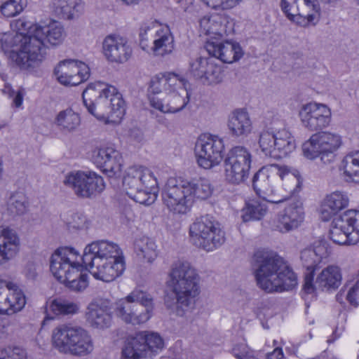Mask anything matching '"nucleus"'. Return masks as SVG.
I'll list each match as a JSON object with an SVG mask.
<instances>
[{
  "mask_svg": "<svg viewBox=\"0 0 359 359\" xmlns=\"http://www.w3.org/2000/svg\"><path fill=\"white\" fill-rule=\"evenodd\" d=\"M165 93H173L182 91L185 93L188 81L182 75L174 72H165Z\"/></svg>",
  "mask_w": 359,
  "mask_h": 359,
  "instance_id": "obj_45",
  "label": "nucleus"
},
{
  "mask_svg": "<svg viewBox=\"0 0 359 359\" xmlns=\"http://www.w3.org/2000/svg\"><path fill=\"white\" fill-rule=\"evenodd\" d=\"M165 74L160 73L153 76L150 81L149 92L154 95L159 94L164 91L165 93Z\"/></svg>",
  "mask_w": 359,
  "mask_h": 359,
  "instance_id": "obj_52",
  "label": "nucleus"
},
{
  "mask_svg": "<svg viewBox=\"0 0 359 359\" xmlns=\"http://www.w3.org/2000/svg\"><path fill=\"white\" fill-rule=\"evenodd\" d=\"M341 144V136L330 132L316 133L302 144L304 156L309 159L320 157L324 163L334 159V152Z\"/></svg>",
  "mask_w": 359,
  "mask_h": 359,
  "instance_id": "obj_11",
  "label": "nucleus"
},
{
  "mask_svg": "<svg viewBox=\"0 0 359 359\" xmlns=\"http://www.w3.org/2000/svg\"><path fill=\"white\" fill-rule=\"evenodd\" d=\"M0 76L1 77L3 81H6L7 76L4 74H1Z\"/></svg>",
  "mask_w": 359,
  "mask_h": 359,
  "instance_id": "obj_60",
  "label": "nucleus"
},
{
  "mask_svg": "<svg viewBox=\"0 0 359 359\" xmlns=\"http://www.w3.org/2000/svg\"><path fill=\"white\" fill-rule=\"evenodd\" d=\"M7 206L11 215H22L28 211V198L22 191L14 192L9 197Z\"/></svg>",
  "mask_w": 359,
  "mask_h": 359,
  "instance_id": "obj_42",
  "label": "nucleus"
},
{
  "mask_svg": "<svg viewBox=\"0 0 359 359\" xmlns=\"http://www.w3.org/2000/svg\"><path fill=\"white\" fill-rule=\"evenodd\" d=\"M36 24H32L30 22L27 21L24 18L18 19L13 22H11V27L16 32L15 35L13 36H8L6 39V41H8L9 45L11 47H17V50H13L10 53V58L13 62L15 63V60L13 59V53H20L22 50V45L23 41L17 42L15 41V39L17 36V35H21L23 37H27L30 35V30L31 28L35 25Z\"/></svg>",
  "mask_w": 359,
  "mask_h": 359,
  "instance_id": "obj_37",
  "label": "nucleus"
},
{
  "mask_svg": "<svg viewBox=\"0 0 359 359\" xmlns=\"http://www.w3.org/2000/svg\"><path fill=\"white\" fill-rule=\"evenodd\" d=\"M25 351L20 347H8L0 350V359H25Z\"/></svg>",
  "mask_w": 359,
  "mask_h": 359,
  "instance_id": "obj_54",
  "label": "nucleus"
},
{
  "mask_svg": "<svg viewBox=\"0 0 359 359\" xmlns=\"http://www.w3.org/2000/svg\"><path fill=\"white\" fill-rule=\"evenodd\" d=\"M224 140L217 135L203 134L195 145V155L198 165L210 169L218 165L224 157Z\"/></svg>",
  "mask_w": 359,
  "mask_h": 359,
  "instance_id": "obj_15",
  "label": "nucleus"
},
{
  "mask_svg": "<svg viewBox=\"0 0 359 359\" xmlns=\"http://www.w3.org/2000/svg\"><path fill=\"white\" fill-rule=\"evenodd\" d=\"M266 202L258 199L249 200L242 210L243 222L261 219L267 212Z\"/></svg>",
  "mask_w": 359,
  "mask_h": 359,
  "instance_id": "obj_41",
  "label": "nucleus"
},
{
  "mask_svg": "<svg viewBox=\"0 0 359 359\" xmlns=\"http://www.w3.org/2000/svg\"><path fill=\"white\" fill-rule=\"evenodd\" d=\"M359 290V280L355 283V284L350 288L347 294L346 299L350 303V304L356 306H357V294Z\"/></svg>",
  "mask_w": 359,
  "mask_h": 359,
  "instance_id": "obj_56",
  "label": "nucleus"
},
{
  "mask_svg": "<svg viewBox=\"0 0 359 359\" xmlns=\"http://www.w3.org/2000/svg\"><path fill=\"white\" fill-rule=\"evenodd\" d=\"M287 174H288V170L285 166L271 164L267 167H263L253 176V189L257 196L264 201L271 203H281L287 200V198L276 194L272 184L275 177H279L283 180Z\"/></svg>",
  "mask_w": 359,
  "mask_h": 359,
  "instance_id": "obj_13",
  "label": "nucleus"
},
{
  "mask_svg": "<svg viewBox=\"0 0 359 359\" xmlns=\"http://www.w3.org/2000/svg\"><path fill=\"white\" fill-rule=\"evenodd\" d=\"M284 355L282 348H276L267 355V359H283Z\"/></svg>",
  "mask_w": 359,
  "mask_h": 359,
  "instance_id": "obj_57",
  "label": "nucleus"
},
{
  "mask_svg": "<svg viewBox=\"0 0 359 359\" xmlns=\"http://www.w3.org/2000/svg\"><path fill=\"white\" fill-rule=\"evenodd\" d=\"M94 163L109 177L121 174L123 158L121 153L112 145H104L93 151Z\"/></svg>",
  "mask_w": 359,
  "mask_h": 359,
  "instance_id": "obj_23",
  "label": "nucleus"
},
{
  "mask_svg": "<svg viewBox=\"0 0 359 359\" xmlns=\"http://www.w3.org/2000/svg\"><path fill=\"white\" fill-rule=\"evenodd\" d=\"M205 48L210 55L225 63L236 62L243 55V51L240 44L233 41H207Z\"/></svg>",
  "mask_w": 359,
  "mask_h": 359,
  "instance_id": "obj_28",
  "label": "nucleus"
},
{
  "mask_svg": "<svg viewBox=\"0 0 359 359\" xmlns=\"http://www.w3.org/2000/svg\"><path fill=\"white\" fill-rule=\"evenodd\" d=\"M209 57H198L189 64V74L196 79L201 80L204 76V70Z\"/></svg>",
  "mask_w": 359,
  "mask_h": 359,
  "instance_id": "obj_51",
  "label": "nucleus"
},
{
  "mask_svg": "<svg viewBox=\"0 0 359 359\" xmlns=\"http://www.w3.org/2000/svg\"><path fill=\"white\" fill-rule=\"evenodd\" d=\"M344 174L355 182H359V151L347 154L342 160Z\"/></svg>",
  "mask_w": 359,
  "mask_h": 359,
  "instance_id": "obj_43",
  "label": "nucleus"
},
{
  "mask_svg": "<svg viewBox=\"0 0 359 359\" xmlns=\"http://www.w3.org/2000/svg\"><path fill=\"white\" fill-rule=\"evenodd\" d=\"M199 25L201 34L209 36L208 41L219 40L233 30V22L224 15L204 16L200 20Z\"/></svg>",
  "mask_w": 359,
  "mask_h": 359,
  "instance_id": "obj_24",
  "label": "nucleus"
},
{
  "mask_svg": "<svg viewBox=\"0 0 359 359\" xmlns=\"http://www.w3.org/2000/svg\"><path fill=\"white\" fill-rule=\"evenodd\" d=\"M228 128L235 137H245L252 130V122L249 114L243 109H236L229 116Z\"/></svg>",
  "mask_w": 359,
  "mask_h": 359,
  "instance_id": "obj_34",
  "label": "nucleus"
},
{
  "mask_svg": "<svg viewBox=\"0 0 359 359\" xmlns=\"http://www.w3.org/2000/svg\"><path fill=\"white\" fill-rule=\"evenodd\" d=\"M65 37V29L58 22L54 21L44 26L36 24L31 28L30 35L27 37L21 35L15 37V41H22L23 45L20 53L13 54L15 65L21 70L33 72L45 59L46 42L57 46Z\"/></svg>",
  "mask_w": 359,
  "mask_h": 359,
  "instance_id": "obj_2",
  "label": "nucleus"
},
{
  "mask_svg": "<svg viewBox=\"0 0 359 359\" xmlns=\"http://www.w3.org/2000/svg\"><path fill=\"white\" fill-rule=\"evenodd\" d=\"M189 234L194 245L208 252L220 247L226 240L221 224L210 215L197 218L190 226Z\"/></svg>",
  "mask_w": 359,
  "mask_h": 359,
  "instance_id": "obj_9",
  "label": "nucleus"
},
{
  "mask_svg": "<svg viewBox=\"0 0 359 359\" xmlns=\"http://www.w3.org/2000/svg\"><path fill=\"white\" fill-rule=\"evenodd\" d=\"M12 323L8 318L0 317V340L5 339L8 337V327Z\"/></svg>",
  "mask_w": 359,
  "mask_h": 359,
  "instance_id": "obj_55",
  "label": "nucleus"
},
{
  "mask_svg": "<svg viewBox=\"0 0 359 359\" xmlns=\"http://www.w3.org/2000/svg\"><path fill=\"white\" fill-rule=\"evenodd\" d=\"M351 235L350 231H346L343 229L338 228L337 226L331 224L330 238L334 243L339 245H353L351 242Z\"/></svg>",
  "mask_w": 359,
  "mask_h": 359,
  "instance_id": "obj_50",
  "label": "nucleus"
},
{
  "mask_svg": "<svg viewBox=\"0 0 359 359\" xmlns=\"http://www.w3.org/2000/svg\"><path fill=\"white\" fill-rule=\"evenodd\" d=\"M64 184L81 198H91L102 192L105 184L103 178L94 172L74 171L68 173Z\"/></svg>",
  "mask_w": 359,
  "mask_h": 359,
  "instance_id": "obj_16",
  "label": "nucleus"
},
{
  "mask_svg": "<svg viewBox=\"0 0 359 359\" xmlns=\"http://www.w3.org/2000/svg\"><path fill=\"white\" fill-rule=\"evenodd\" d=\"M134 250L137 256L147 262H152L158 255L157 246L151 238L141 237L135 240Z\"/></svg>",
  "mask_w": 359,
  "mask_h": 359,
  "instance_id": "obj_39",
  "label": "nucleus"
},
{
  "mask_svg": "<svg viewBox=\"0 0 359 359\" xmlns=\"http://www.w3.org/2000/svg\"><path fill=\"white\" fill-rule=\"evenodd\" d=\"M64 221L69 229L80 230L87 229L88 226L86 217L81 212H69L65 216Z\"/></svg>",
  "mask_w": 359,
  "mask_h": 359,
  "instance_id": "obj_49",
  "label": "nucleus"
},
{
  "mask_svg": "<svg viewBox=\"0 0 359 359\" xmlns=\"http://www.w3.org/2000/svg\"><path fill=\"white\" fill-rule=\"evenodd\" d=\"M153 309V298L149 294L134 290L114 304V313L126 324L139 325L150 319Z\"/></svg>",
  "mask_w": 359,
  "mask_h": 359,
  "instance_id": "obj_8",
  "label": "nucleus"
},
{
  "mask_svg": "<svg viewBox=\"0 0 359 359\" xmlns=\"http://www.w3.org/2000/svg\"><path fill=\"white\" fill-rule=\"evenodd\" d=\"M208 7L214 9L227 10L235 7L241 0H201Z\"/></svg>",
  "mask_w": 359,
  "mask_h": 359,
  "instance_id": "obj_53",
  "label": "nucleus"
},
{
  "mask_svg": "<svg viewBox=\"0 0 359 359\" xmlns=\"http://www.w3.org/2000/svg\"><path fill=\"white\" fill-rule=\"evenodd\" d=\"M204 76L201 81L205 84H217L222 81V69L220 65L215 62V59L209 57Z\"/></svg>",
  "mask_w": 359,
  "mask_h": 359,
  "instance_id": "obj_44",
  "label": "nucleus"
},
{
  "mask_svg": "<svg viewBox=\"0 0 359 359\" xmlns=\"http://www.w3.org/2000/svg\"><path fill=\"white\" fill-rule=\"evenodd\" d=\"M52 343L60 353L77 357L90 354L94 344L90 334L81 327L62 324L52 331Z\"/></svg>",
  "mask_w": 359,
  "mask_h": 359,
  "instance_id": "obj_7",
  "label": "nucleus"
},
{
  "mask_svg": "<svg viewBox=\"0 0 359 359\" xmlns=\"http://www.w3.org/2000/svg\"><path fill=\"white\" fill-rule=\"evenodd\" d=\"M169 276L174 296L166 295L165 305L173 313L183 316L200 292L199 276L189 262L178 260L172 265Z\"/></svg>",
  "mask_w": 359,
  "mask_h": 359,
  "instance_id": "obj_5",
  "label": "nucleus"
},
{
  "mask_svg": "<svg viewBox=\"0 0 359 359\" xmlns=\"http://www.w3.org/2000/svg\"><path fill=\"white\" fill-rule=\"evenodd\" d=\"M252 265L257 285L266 292L290 290L297 285L295 273L275 252L258 250Z\"/></svg>",
  "mask_w": 359,
  "mask_h": 359,
  "instance_id": "obj_3",
  "label": "nucleus"
},
{
  "mask_svg": "<svg viewBox=\"0 0 359 359\" xmlns=\"http://www.w3.org/2000/svg\"><path fill=\"white\" fill-rule=\"evenodd\" d=\"M142 0H121V1L127 6H133L138 4Z\"/></svg>",
  "mask_w": 359,
  "mask_h": 359,
  "instance_id": "obj_59",
  "label": "nucleus"
},
{
  "mask_svg": "<svg viewBox=\"0 0 359 359\" xmlns=\"http://www.w3.org/2000/svg\"><path fill=\"white\" fill-rule=\"evenodd\" d=\"M339 335L337 336L334 339H327V343H332V342H333V341L335 340V339H337V337H339Z\"/></svg>",
  "mask_w": 359,
  "mask_h": 359,
  "instance_id": "obj_61",
  "label": "nucleus"
},
{
  "mask_svg": "<svg viewBox=\"0 0 359 359\" xmlns=\"http://www.w3.org/2000/svg\"><path fill=\"white\" fill-rule=\"evenodd\" d=\"M161 337L155 332H140L128 339L122 351L123 359L151 358L163 348Z\"/></svg>",
  "mask_w": 359,
  "mask_h": 359,
  "instance_id": "obj_12",
  "label": "nucleus"
},
{
  "mask_svg": "<svg viewBox=\"0 0 359 359\" xmlns=\"http://www.w3.org/2000/svg\"><path fill=\"white\" fill-rule=\"evenodd\" d=\"M126 194L129 196L143 187H154L158 185L153 172L147 168L131 167L123 180Z\"/></svg>",
  "mask_w": 359,
  "mask_h": 359,
  "instance_id": "obj_26",
  "label": "nucleus"
},
{
  "mask_svg": "<svg viewBox=\"0 0 359 359\" xmlns=\"http://www.w3.org/2000/svg\"><path fill=\"white\" fill-rule=\"evenodd\" d=\"M87 269L95 278L109 283L123 273L125 262L93 260L89 255L81 258L79 252L72 247L56 249L50 259L53 276L73 291L81 292L88 287Z\"/></svg>",
  "mask_w": 359,
  "mask_h": 359,
  "instance_id": "obj_1",
  "label": "nucleus"
},
{
  "mask_svg": "<svg viewBox=\"0 0 359 359\" xmlns=\"http://www.w3.org/2000/svg\"><path fill=\"white\" fill-rule=\"evenodd\" d=\"M88 255L93 260L124 261L123 252L115 243L106 240L97 241L88 244L84 249L81 258Z\"/></svg>",
  "mask_w": 359,
  "mask_h": 359,
  "instance_id": "obj_27",
  "label": "nucleus"
},
{
  "mask_svg": "<svg viewBox=\"0 0 359 359\" xmlns=\"http://www.w3.org/2000/svg\"><path fill=\"white\" fill-rule=\"evenodd\" d=\"M281 8L289 20L304 27L320 19V6L312 0H282Z\"/></svg>",
  "mask_w": 359,
  "mask_h": 359,
  "instance_id": "obj_17",
  "label": "nucleus"
},
{
  "mask_svg": "<svg viewBox=\"0 0 359 359\" xmlns=\"http://www.w3.org/2000/svg\"><path fill=\"white\" fill-rule=\"evenodd\" d=\"M287 205L278 217L277 228L282 233L298 228L304 219L303 204L299 199H287Z\"/></svg>",
  "mask_w": 359,
  "mask_h": 359,
  "instance_id": "obj_25",
  "label": "nucleus"
},
{
  "mask_svg": "<svg viewBox=\"0 0 359 359\" xmlns=\"http://www.w3.org/2000/svg\"><path fill=\"white\" fill-rule=\"evenodd\" d=\"M51 7L60 18L71 20L78 15L82 5L81 0H52Z\"/></svg>",
  "mask_w": 359,
  "mask_h": 359,
  "instance_id": "obj_38",
  "label": "nucleus"
},
{
  "mask_svg": "<svg viewBox=\"0 0 359 359\" xmlns=\"http://www.w3.org/2000/svg\"><path fill=\"white\" fill-rule=\"evenodd\" d=\"M349 198L347 194L341 191H334L324 199L320 210L321 218L323 221H329L332 216L346 208Z\"/></svg>",
  "mask_w": 359,
  "mask_h": 359,
  "instance_id": "obj_32",
  "label": "nucleus"
},
{
  "mask_svg": "<svg viewBox=\"0 0 359 359\" xmlns=\"http://www.w3.org/2000/svg\"><path fill=\"white\" fill-rule=\"evenodd\" d=\"M327 248L323 241H316L311 246L301 252L300 259L302 266L306 269L303 290L306 294L315 292L313 285L314 271L323 258L327 257Z\"/></svg>",
  "mask_w": 359,
  "mask_h": 359,
  "instance_id": "obj_18",
  "label": "nucleus"
},
{
  "mask_svg": "<svg viewBox=\"0 0 359 359\" xmlns=\"http://www.w3.org/2000/svg\"><path fill=\"white\" fill-rule=\"evenodd\" d=\"M259 147L262 154L274 159L287 156L296 147L291 133L285 128L278 129L273 126L271 131L260 133L258 140Z\"/></svg>",
  "mask_w": 359,
  "mask_h": 359,
  "instance_id": "obj_10",
  "label": "nucleus"
},
{
  "mask_svg": "<svg viewBox=\"0 0 359 359\" xmlns=\"http://www.w3.org/2000/svg\"><path fill=\"white\" fill-rule=\"evenodd\" d=\"M102 52L108 62L118 65L128 62L133 53L128 39L117 34H109L104 37Z\"/></svg>",
  "mask_w": 359,
  "mask_h": 359,
  "instance_id": "obj_21",
  "label": "nucleus"
},
{
  "mask_svg": "<svg viewBox=\"0 0 359 359\" xmlns=\"http://www.w3.org/2000/svg\"><path fill=\"white\" fill-rule=\"evenodd\" d=\"M83 102L88 111L99 120L119 123L125 115L122 95L113 86L96 81L83 90Z\"/></svg>",
  "mask_w": 359,
  "mask_h": 359,
  "instance_id": "obj_6",
  "label": "nucleus"
},
{
  "mask_svg": "<svg viewBox=\"0 0 359 359\" xmlns=\"http://www.w3.org/2000/svg\"><path fill=\"white\" fill-rule=\"evenodd\" d=\"M299 116L303 126L310 131L321 130L332 121L331 109L326 104L316 102L304 104Z\"/></svg>",
  "mask_w": 359,
  "mask_h": 359,
  "instance_id": "obj_19",
  "label": "nucleus"
},
{
  "mask_svg": "<svg viewBox=\"0 0 359 359\" xmlns=\"http://www.w3.org/2000/svg\"><path fill=\"white\" fill-rule=\"evenodd\" d=\"M341 274L340 269L337 266H328L318 274L313 285L315 291L336 290L340 285Z\"/></svg>",
  "mask_w": 359,
  "mask_h": 359,
  "instance_id": "obj_35",
  "label": "nucleus"
},
{
  "mask_svg": "<svg viewBox=\"0 0 359 359\" xmlns=\"http://www.w3.org/2000/svg\"><path fill=\"white\" fill-rule=\"evenodd\" d=\"M251 163L252 155L247 148L242 146L233 147L224 161L226 180L232 184L245 182L249 176Z\"/></svg>",
  "mask_w": 359,
  "mask_h": 359,
  "instance_id": "obj_14",
  "label": "nucleus"
},
{
  "mask_svg": "<svg viewBox=\"0 0 359 359\" xmlns=\"http://www.w3.org/2000/svg\"><path fill=\"white\" fill-rule=\"evenodd\" d=\"M174 47V37L168 26L160 27L156 31L151 48L155 55L164 56L170 54Z\"/></svg>",
  "mask_w": 359,
  "mask_h": 359,
  "instance_id": "obj_36",
  "label": "nucleus"
},
{
  "mask_svg": "<svg viewBox=\"0 0 359 359\" xmlns=\"http://www.w3.org/2000/svg\"><path fill=\"white\" fill-rule=\"evenodd\" d=\"M22 100H23L22 95L21 94V93L18 92L13 98V104H15V106L16 107H19L22 105Z\"/></svg>",
  "mask_w": 359,
  "mask_h": 359,
  "instance_id": "obj_58",
  "label": "nucleus"
},
{
  "mask_svg": "<svg viewBox=\"0 0 359 359\" xmlns=\"http://www.w3.org/2000/svg\"><path fill=\"white\" fill-rule=\"evenodd\" d=\"M149 101L151 106L154 109L163 113L175 114L185 108L189 102V93L187 90L184 94L182 91H178L166 94L163 101L155 97H150Z\"/></svg>",
  "mask_w": 359,
  "mask_h": 359,
  "instance_id": "obj_30",
  "label": "nucleus"
},
{
  "mask_svg": "<svg viewBox=\"0 0 359 359\" xmlns=\"http://www.w3.org/2000/svg\"><path fill=\"white\" fill-rule=\"evenodd\" d=\"M79 309L77 304L62 299H54L50 304V310L55 315H73Z\"/></svg>",
  "mask_w": 359,
  "mask_h": 359,
  "instance_id": "obj_47",
  "label": "nucleus"
},
{
  "mask_svg": "<svg viewBox=\"0 0 359 359\" xmlns=\"http://www.w3.org/2000/svg\"><path fill=\"white\" fill-rule=\"evenodd\" d=\"M86 318L93 327H108L111 321L109 303L102 300L91 302L87 308Z\"/></svg>",
  "mask_w": 359,
  "mask_h": 359,
  "instance_id": "obj_31",
  "label": "nucleus"
},
{
  "mask_svg": "<svg viewBox=\"0 0 359 359\" xmlns=\"http://www.w3.org/2000/svg\"><path fill=\"white\" fill-rule=\"evenodd\" d=\"M79 115L72 109L60 111L55 118L54 123L61 131L72 132L80 125Z\"/></svg>",
  "mask_w": 359,
  "mask_h": 359,
  "instance_id": "obj_40",
  "label": "nucleus"
},
{
  "mask_svg": "<svg viewBox=\"0 0 359 359\" xmlns=\"http://www.w3.org/2000/svg\"><path fill=\"white\" fill-rule=\"evenodd\" d=\"M358 5H359V0H355Z\"/></svg>",
  "mask_w": 359,
  "mask_h": 359,
  "instance_id": "obj_62",
  "label": "nucleus"
},
{
  "mask_svg": "<svg viewBox=\"0 0 359 359\" xmlns=\"http://www.w3.org/2000/svg\"><path fill=\"white\" fill-rule=\"evenodd\" d=\"M25 304V296L18 286L0 279V314L13 315L20 311Z\"/></svg>",
  "mask_w": 359,
  "mask_h": 359,
  "instance_id": "obj_22",
  "label": "nucleus"
},
{
  "mask_svg": "<svg viewBox=\"0 0 359 359\" xmlns=\"http://www.w3.org/2000/svg\"><path fill=\"white\" fill-rule=\"evenodd\" d=\"M157 185L154 187H143L140 190L135 191L129 197L137 203L149 205L156 199Z\"/></svg>",
  "mask_w": 359,
  "mask_h": 359,
  "instance_id": "obj_48",
  "label": "nucleus"
},
{
  "mask_svg": "<svg viewBox=\"0 0 359 359\" xmlns=\"http://www.w3.org/2000/svg\"><path fill=\"white\" fill-rule=\"evenodd\" d=\"M212 192L213 187L206 178L184 180L170 177L162 191V199L170 212L184 215L191 210L196 201L209 198Z\"/></svg>",
  "mask_w": 359,
  "mask_h": 359,
  "instance_id": "obj_4",
  "label": "nucleus"
},
{
  "mask_svg": "<svg viewBox=\"0 0 359 359\" xmlns=\"http://www.w3.org/2000/svg\"><path fill=\"white\" fill-rule=\"evenodd\" d=\"M54 74L61 84L77 86L88 79L90 68L81 61L65 60L57 65Z\"/></svg>",
  "mask_w": 359,
  "mask_h": 359,
  "instance_id": "obj_20",
  "label": "nucleus"
},
{
  "mask_svg": "<svg viewBox=\"0 0 359 359\" xmlns=\"http://www.w3.org/2000/svg\"><path fill=\"white\" fill-rule=\"evenodd\" d=\"M20 238L15 230L0 227V266L14 259L20 252Z\"/></svg>",
  "mask_w": 359,
  "mask_h": 359,
  "instance_id": "obj_29",
  "label": "nucleus"
},
{
  "mask_svg": "<svg viewBox=\"0 0 359 359\" xmlns=\"http://www.w3.org/2000/svg\"><path fill=\"white\" fill-rule=\"evenodd\" d=\"M332 223L338 228L350 231L352 234V244H356L359 241V211L349 210L342 215H337Z\"/></svg>",
  "mask_w": 359,
  "mask_h": 359,
  "instance_id": "obj_33",
  "label": "nucleus"
},
{
  "mask_svg": "<svg viewBox=\"0 0 359 359\" xmlns=\"http://www.w3.org/2000/svg\"><path fill=\"white\" fill-rule=\"evenodd\" d=\"M27 4V0H0V12L6 18H13L21 13Z\"/></svg>",
  "mask_w": 359,
  "mask_h": 359,
  "instance_id": "obj_46",
  "label": "nucleus"
}]
</instances>
